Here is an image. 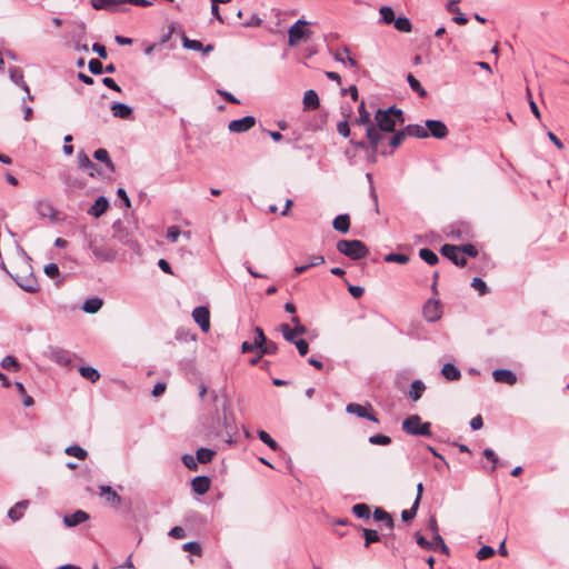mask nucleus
Returning <instances> with one entry per match:
<instances>
[{"label":"nucleus","mask_w":569,"mask_h":569,"mask_svg":"<svg viewBox=\"0 0 569 569\" xmlns=\"http://www.w3.org/2000/svg\"><path fill=\"white\" fill-rule=\"evenodd\" d=\"M355 124L367 126L366 137L369 140V144L373 151H377L380 143L385 139V136L377 130V127L371 121L370 112L366 109L365 101H361L358 107V117L355 119Z\"/></svg>","instance_id":"1"},{"label":"nucleus","mask_w":569,"mask_h":569,"mask_svg":"<svg viewBox=\"0 0 569 569\" xmlns=\"http://www.w3.org/2000/svg\"><path fill=\"white\" fill-rule=\"evenodd\" d=\"M337 250L352 260H360L369 254V249L360 240L342 239L337 242Z\"/></svg>","instance_id":"2"},{"label":"nucleus","mask_w":569,"mask_h":569,"mask_svg":"<svg viewBox=\"0 0 569 569\" xmlns=\"http://www.w3.org/2000/svg\"><path fill=\"white\" fill-rule=\"evenodd\" d=\"M402 430L412 436L431 437L430 422H422L418 415H411L402 421Z\"/></svg>","instance_id":"3"},{"label":"nucleus","mask_w":569,"mask_h":569,"mask_svg":"<svg viewBox=\"0 0 569 569\" xmlns=\"http://www.w3.org/2000/svg\"><path fill=\"white\" fill-rule=\"evenodd\" d=\"M308 24V21L299 19L289 28L288 43L290 47H296L301 40L311 37L312 31L307 28Z\"/></svg>","instance_id":"4"},{"label":"nucleus","mask_w":569,"mask_h":569,"mask_svg":"<svg viewBox=\"0 0 569 569\" xmlns=\"http://www.w3.org/2000/svg\"><path fill=\"white\" fill-rule=\"evenodd\" d=\"M376 127L377 130L382 133H391L395 132L397 126V119L391 116L388 108L381 109L379 108L375 113Z\"/></svg>","instance_id":"5"},{"label":"nucleus","mask_w":569,"mask_h":569,"mask_svg":"<svg viewBox=\"0 0 569 569\" xmlns=\"http://www.w3.org/2000/svg\"><path fill=\"white\" fill-rule=\"evenodd\" d=\"M89 248L99 261H113L117 257V250L106 246L102 240H90Z\"/></svg>","instance_id":"6"},{"label":"nucleus","mask_w":569,"mask_h":569,"mask_svg":"<svg viewBox=\"0 0 569 569\" xmlns=\"http://www.w3.org/2000/svg\"><path fill=\"white\" fill-rule=\"evenodd\" d=\"M346 411L350 415H356L359 418L368 419L372 422L378 423L379 420L375 412H372L371 405L367 403L366 406L359 405V403H349L346 407Z\"/></svg>","instance_id":"7"},{"label":"nucleus","mask_w":569,"mask_h":569,"mask_svg":"<svg viewBox=\"0 0 569 569\" xmlns=\"http://www.w3.org/2000/svg\"><path fill=\"white\" fill-rule=\"evenodd\" d=\"M423 318L428 322H436L442 316L440 301L437 299H429L422 308Z\"/></svg>","instance_id":"8"},{"label":"nucleus","mask_w":569,"mask_h":569,"mask_svg":"<svg viewBox=\"0 0 569 569\" xmlns=\"http://www.w3.org/2000/svg\"><path fill=\"white\" fill-rule=\"evenodd\" d=\"M392 133H393V136L389 138L387 146L383 144V142L386 140V138H385L382 140V142L380 143L379 149L377 150V151H380L381 154H383V156L392 154L393 150L396 148H398L399 146H401L405 138L407 137L403 129L399 130V131L395 130V132H392Z\"/></svg>","instance_id":"9"},{"label":"nucleus","mask_w":569,"mask_h":569,"mask_svg":"<svg viewBox=\"0 0 569 569\" xmlns=\"http://www.w3.org/2000/svg\"><path fill=\"white\" fill-rule=\"evenodd\" d=\"M442 256L452 261L456 266L465 267L467 263L466 258L459 250V246L455 244H443L440 249Z\"/></svg>","instance_id":"10"},{"label":"nucleus","mask_w":569,"mask_h":569,"mask_svg":"<svg viewBox=\"0 0 569 569\" xmlns=\"http://www.w3.org/2000/svg\"><path fill=\"white\" fill-rule=\"evenodd\" d=\"M10 276L22 290L30 293L37 292L39 290L38 281L31 272L27 276Z\"/></svg>","instance_id":"11"},{"label":"nucleus","mask_w":569,"mask_h":569,"mask_svg":"<svg viewBox=\"0 0 569 569\" xmlns=\"http://www.w3.org/2000/svg\"><path fill=\"white\" fill-rule=\"evenodd\" d=\"M256 124L253 116H246L241 119H236L229 122L228 129L234 133H241L250 130Z\"/></svg>","instance_id":"12"},{"label":"nucleus","mask_w":569,"mask_h":569,"mask_svg":"<svg viewBox=\"0 0 569 569\" xmlns=\"http://www.w3.org/2000/svg\"><path fill=\"white\" fill-rule=\"evenodd\" d=\"M192 318L199 325L203 332L210 329V312L207 307L200 306L193 309Z\"/></svg>","instance_id":"13"},{"label":"nucleus","mask_w":569,"mask_h":569,"mask_svg":"<svg viewBox=\"0 0 569 569\" xmlns=\"http://www.w3.org/2000/svg\"><path fill=\"white\" fill-rule=\"evenodd\" d=\"M426 129L429 136L436 139H445L449 133L447 126L441 120H426Z\"/></svg>","instance_id":"14"},{"label":"nucleus","mask_w":569,"mask_h":569,"mask_svg":"<svg viewBox=\"0 0 569 569\" xmlns=\"http://www.w3.org/2000/svg\"><path fill=\"white\" fill-rule=\"evenodd\" d=\"M47 357L62 366H67L71 361L69 352L59 347H49L47 350Z\"/></svg>","instance_id":"15"},{"label":"nucleus","mask_w":569,"mask_h":569,"mask_svg":"<svg viewBox=\"0 0 569 569\" xmlns=\"http://www.w3.org/2000/svg\"><path fill=\"white\" fill-rule=\"evenodd\" d=\"M254 340L252 342L244 341L241 345V351L243 353L253 352L256 350L260 351L261 343L264 342V333L260 327L254 328Z\"/></svg>","instance_id":"16"},{"label":"nucleus","mask_w":569,"mask_h":569,"mask_svg":"<svg viewBox=\"0 0 569 569\" xmlns=\"http://www.w3.org/2000/svg\"><path fill=\"white\" fill-rule=\"evenodd\" d=\"M492 377L496 382L513 386L517 382V376L509 369H496L492 371Z\"/></svg>","instance_id":"17"},{"label":"nucleus","mask_w":569,"mask_h":569,"mask_svg":"<svg viewBox=\"0 0 569 569\" xmlns=\"http://www.w3.org/2000/svg\"><path fill=\"white\" fill-rule=\"evenodd\" d=\"M8 72L10 80L19 86L26 93H29V86L23 79V70L20 67L11 66Z\"/></svg>","instance_id":"18"},{"label":"nucleus","mask_w":569,"mask_h":569,"mask_svg":"<svg viewBox=\"0 0 569 569\" xmlns=\"http://www.w3.org/2000/svg\"><path fill=\"white\" fill-rule=\"evenodd\" d=\"M90 3L96 10H106L111 13L126 12L123 8H116V0H90Z\"/></svg>","instance_id":"19"},{"label":"nucleus","mask_w":569,"mask_h":569,"mask_svg":"<svg viewBox=\"0 0 569 569\" xmlns=\"http://www.w3.org/2000/svg\"><path fill=\"white\" fill-rule=\"evenodd\" d=\"M110 110L114 118L130 119L132 117V108L122 102H112Z\"/></svg>","instance_id":"20"},{"label":"nucleus","mask_w":569,"mask_h":569,"mask_svg":"<svg viewBox=\"0 0 569 569\" xmlns=\"http://www.w3.org/2000/svg\"><path fill=\"white\" fill-rule=\"evenodd\" d=\"M211 480L207 476H198L192 479L191 488L197 495H204L210 489Z\"/></svg>","instance_id":"21"},{"label":"nucleus","mask_w":569,"mask_h":569,"mask_svg":"<svg viewBox=\"0 0 569 569\" xmlns=\"http://www.w3.org/2000/svg\"><path fill=\"white\" fill-rule=\"evenodd\" d=\"M89 519V515L83 510H77L71 515H66L63 517V523L67 527H74L77 525H80Z\"/></svg>","instance_id":"22"},{"label":"nucleus","mask_w":569,"mask_h":569,"mask_svg":"<svg viewBox=\"0 0 569 569\" xmlns=\"http://www.w3.org/2000/svg\"><path fill=\"white\" fill-rule=\"evenodd\" d=\"M108 207H109L108 199L106 197L101 196L89 208L88 213L96 218H99L107 211Z\"/></svg>","instance_id":"23"},{"label":"nucleus","mask_w":569,"mask_h":569,"mask_svg":"<svg viewBox=\"0 0 569 569\" xmlns=\"http://www.w3.org/2000/svg\"><path fill=\"white\" fill-rule=\"evenodd\" d=\"M302 102L307 110H316L320 107L318 93L312 89L305 92Z\"/></svg>","instance_id":"24"},{"label":"nucleus","mask_w":569,"mask_h":569,"mask_svg":"<svg viewBox=\"0 0 569 569\" xmlns=\"http://www.w3.org/2000/svg\"><path fill=\"white\" fill-rule=\"evenodd\" d=\"M100 496L104 497L106 500L113 505L119 506L121 503V497L110 487V486H100L99 487Z\"/></svg>","instance_id":"25"},{"label":"nucleus","mask_w":569,"mask_h":569,"mask_svg":"<svg viewBox=\"0 0 569 569\" xmlns=\"http://www.w3.org/2000/svg\"><path fill=\"white\" fill-rule=\"evenodd\" d=\"M403 130L406 132V136L409 137H415L418 139H425L429 137V132L427 131L426 127H422L417 123L407 124Z\"/></svg>","instance_id":"26"},{"label":"nucleus","mask_w":569,"mask_h":569,"mask_svg":"<svg viewBox=\"0 0 569 569\" xmlns=\"http://www.w3.org/2000/svg\"><path fill=\"white\" fill-rule=\"evenodd\" d=\"M429 529L433 533V540L439 545V549L443 553H448L449 552V548L447 547V545L445 543L442 537L438 532V523H437V520H436L435 517H431L430 520H429Z\"/></svg>","instance_id":"27"},{"label":"nucleus","mask_w":569,"mask_h":569,"mask_svg":"<svg viewBox=\"0 0 569 569\" xmlns=\"http://www.w3.org/2000/svg\"><path fill=\"white\" fill-rule=\"evenodd\" d=\"M332 227L335 230L347 233L350 229V218L348 214H339L333 219Z\"/></svg>","instance_id":"28"},{"label":"nucleus","mask_w":569,"mask_h":569,"mask_svg":"<svg viewBox=\"0 0 569 569\" xmlns=\"http://www.w3.org/2000/svg\"><path fill=\"white\" fill-rule=\"evenodd\" d=\"M441 373L449 381H456L461 377L460 370L450 362L443 365Z\"/></svg>","instance_id":"29"},{"label":"nucleus","mask_w":569,"mask_h":569,"mask_svg":"<svg viewBox=\"0 0 569 569\" xmlns=\"http://www.w3.org/2000/svg\"><path fill=\"white\" fill-rule=\"evenodd\" d=\"M93 158L97 161H100V162L104 163L110 172H114V164L111 161L109 152L106 149H103V148L97 149L93 152Z\"/></svg>","instance_id":"30"},{"label":"nucleus","mask_w":569,"mask_h":569,"mask_svg":"<svg viewBox=\"0 0 569 569\" xmlns=\"http://www.w3.org/2000/svg\"><path fill=\"white\" fill-rule=\"evenodd\" d=\"M425 390H426L425 383L421 380H415V381H412V383L410 386L409 398L412 401H418L421 398Z\"/></svg>","instance_id":"31"},{"label":"nucleus","mask_w":569,"mask_h":569,"mask_svg":"<svg viewBox=\"0 0 569 569\" xmlns=\"http://www.w3.org/2000/svg\"><path fill=\"white\" fill-rule=\"evenodd\" d=\"M102 305L103 302L100 298H90L83 302L82 310L87 313H96L101 309Z\"/></svg>","instance_id":"32"},{"label":"nucleus","mask_w":569,"mask_h":569,"mask_svg":"<svg viewBox=\"0 0 569 569\" xmlns=\"http://www.w3.org/2000/svg\"><path fill=\"white\" fill-rule=\"evenodd\" d=\"M79 372L84 379L89 380L90 382H97L100 378L99 371L90 366H81L79 368Z\"/></svg>","instance_id":"33"},{"label":"nucleus","mask_w":569,"mask_h":569,"mask_svg":"<svg viewBox=\"0 0 569 569\" xmlns=\"http://www.w3.org/2000/svg\"><path fill=\"white\" fill-rule=\"evenodd\" d=\"M407 81L412 91H415L420 98L427 97L426 89L421 86L420 81L416 79L411 73H408Z\"/></svg>","instance_id":"34"},{"label":"nucleus","mask_w":569,"mask_h":569,"mask_svg":"<svg viewBox=\"0 0 569 569\" xmlns=\"http://www.w3.org/2000/svg\"><path fill=\"white\" fill-rule=\"evenodd\" d=\"M352 108L348 107V113H346V118L342 121H339L337 124V131L343 138H348L350 136V127H349V117L351 114Z\"/></svg>","instance_id":"35"},{"label":"nucleus","mask_w":569,"mask_h":569,"mask_svg":"<svg viewBox=\"0 0 569 569\" xmlns=\"http://www.w3.org/2000/svg\"><path fill=\"white\" fill-rule=\"evenodd\" d=\"M181 40L182 46L186 49L193 50V51H201L203 49V44L199 40L189 39L184 31H181Z\"/></svg>","instance_id":"36"},{"label":"nucleus","mask_w":569,"mask_h":569,"mask_svg":"<svg viewBox=\"0 0 569 569\" xmlns=\"http://www.w3.org/2000/svg\"><path fill=\"white\" fill-rule=\"evenodd\" d=\"M419 257L428 264L435 266L438 263V256L428 248H422L419 250Z\"/></svg>","instance_id":"37"},{"label":"nucleus","mask_w":569,"mask_h":569,"mask_svg":"<svg viewBox=\"0 0 569 569\" xmlns=\"http://www.w3.org/2000/svg\"><path fill=\"white\" fill-rule=\"evenodd\" d=\"M196 456L199 463H208L216 456V451L209 448H200L197 450Z\"/></svg>","instance_id":"38"},{"label":"nucleus","mask_w":569,"mask_h":569,"mask_svg":"<svg viewBox=\"0 0 569 569\" xmlns=\"http://www.w3.org/2000/svg\"><path fill=\"white\" fill-rule=\"evenodd\" d=\"M393 26L400 32H410L412 30V23L405 16L396 18Z\"/></svg>","instance_id":"39"},{"label":"nucleus","mask_w":569,"mask_h":569,"mask_svg":"<svg viewBox=\"0 0 569 569\" xmlns=\"http://www.w3.org/2000/svg\"><path fill=\"white\" fill-rule=\"evenodd\" d=\"M379 13L381 16V22L386 23V24H390V23H393L395 20H396V17H395V11L391 7H388V6H382L380 9H379Z\"/></svg>","instance_id":"40"},{"label":"nucleus","mask_w":569,"mask_h":569,"mask_svg":"<svg viewBox=\"0 0 569 569\" xmlns=\"http://www.w3.org/2000/svg\"><path fill=\"white\" fill-rule=\"evenodd\" d=\"M373 519L376 521H385L387 527L392 528L393 527V520L391 516L385 511L381 508H376L373 511Z\"/></svg>","instance_id":"41"},{"label":"nucleus","mask_w":569,"mask_h":569,"mask_svg":"<svg viewBox=\"0 0 569 569\" xmlns=\"http://www.w3.org/2000/svg\"><path fill=\"white\" fill-rule=\"evenodd\" d=\"M223 427L226 428L227 430V433L229 435L230 439L228 440L229 443L232 442V439H231V429H233V425H234V421H233V417L230 412H228V409H227V405L224 403L223 406Z\"/></svg>","instance_id":"42"},{"label":"nucleus","mask_w":569,"mask_h":569,"mask_svg":"<svg viewBox=\"0 0 569 569\" xmlns=\"http://www.w3.org/2000/svg\"><path fill=\"white\" fill-rule=\"evenodd\" d=\"M78 163H79L80 168L91 169V170L97 169L96 163L92 162V160L87 156V153L83 150L79 151V153H78Z\"/></svg>","instance_id":"43"},{"label":"nucleus","mask_w":569,"mask_h":569,"mask_svg":"<svg viewBox=\"0 0 569 569\" xmlns=\"http://www.w3.org/2000/svg\"><path fill=\"white\" fill-rule=\"evenodd\" d=\"M64 452H66V455L76 457L80 460L86 459L88 456V452L83 448L76 446V445L67 447L64 449Z\"/></svg>","instance_id":"44"},{"label":"nucleus","mask_w":569,"mask_h":569,"mask_svg":"<svg viewBox=\"0 0 569 569\" xmlns=\"http://www.w3.org/2000/svg\"><path fill=\"white\" fill-rule=\"evenodd\" d=\"M259 439L267 445L271 450L277 451L279 449L278 443L270 437V435L264 430L258 431Z\"/></svg>","instance_id":"45"},{"label":"nucleus","mask_w":569,"mask_h":569,"mask_svg":"<svg viewBox=\"0 0 569 569\" xmlns=\"http://www.w3.org/2000/svg\"><path fill=\"white\" fill-rule=\"evenodd\" d=\"M352 512L358 518L362 519H369L370 517V509L366 503H357L352 507Z\"/></svg>","instance_id":"46"},{"label":"nucleus","mask_w":569,"mask_h":569,"mask_svg":"<svg viewBox=\"0 0 569 569\" xmlns=\"http://www.w3.org/2000/svg\"><path fill=\"white\" fill-rule=\"evenodd\" d=\"M362 532L365 536V547H369L371 543L380 540V536L376 530L363 528Z\"/></svg>","instance_id":"47"},{"label":"nucleus","mask_w":569,"mask_h":569,"mask_svg":"<svg viewBox=\"0 0 569 569\" xmlns=\"http://www.w3.org/2000/svg\"><path fill=\"white\" fill-rule=\"evenodd\" d=\"M278 350V346L276 342L273 341H268L267 338L264 337V342L261 343V347H260V356L262 355H274Z\"/></svg>","instance_id":"48"},{"label":"nucleus","mask_w":569,"mask_h":569,"mask_svg":"<svg viewBox=\"0 0 569 569\" xmlns=\"http://www.w3.org/2000/svg\"><path fill=\"white\" fill-rule=\"evenodd\" d=\"M38 210H39V213L43 217H48L51 220L57 219V211L49 203H40Z\"/></svg>","instance_id":"49"},{"label":"nucleus","mask_w":569,"mask_h":569,"mask_svg":"<svg viewBox=\"0 0 569 569\" xmlns=\"http://www.w3.org/2000/svg\"><path fill=\"white\" fill-rule=\"evenodd\" d=\"M417 543L426 550H435L439 548V545L432 539V541L427 540L425 537L417 533L416 536Z\"/></svg>","instance_id":"50"},{"label":"nucleus","mask_w":569,"mask_h":569,"mask_svg":"<svg viewBox=\"0 0 569 569\" xmlns=\"http://www.w3.org/2000/svg\"><path fill=\"white\" fill-rule=\"evenodd\" d=\"M1 367L6 370H19L20 366L17 359L12 356H6L1 361Z\"/></svg>","instance_id":"51"},{"label":"nucleus","mask_w":569,"mask_h":569,"mask_svg":"<svg viewBox=\"0 0 569 569\" xmlns=\"http://www.w3.org/2000/svg\"><path fill=\"white\" fill-rule=\"evenodd\" d=\"M283 338L288 341L293 343L296 341V333L292 331V328L288 323H282L279 327Z\"/></svg>","instance_id":"52"},{"label":"nucleus","mask_w":569,"mask_h":569,"mask_svg":"<svg viewBox=\"0 0 569 569\" xmlns=\"http://www.w3.org/2000/svg\"><path fill=\"white\" fill-rule=\"evenodd\" d=\"M369 442L376 446H388L391 443V438L385 435H373L369 437Z\"/></svg>","instance_id":"53"},{"label":"nucleus","mask_w":569,"mask_h":569,"mask_svg":"<svg viewBox=\"0 0 569 569\" xmlns=\"http://www.w3.org/2000/svg\"><path fill=\"white\" fill-rule=\"evenodd\" d=\"M385 261L405 264L409 261V257L402 253H389L385 257Z\"/></svg>","instance_id":"54"},{"label":"nucleus","mask_w":569,"mask_h":569,"mask_svg":"<svg viewBox=\"0 0 569 569\" xmlns=\"http://www.w3.org/2000/svg\"><path fill=\"white\" fill-rule=\"evenodd\" d=\"M181 460L183 462V465L190 469V470H197L198 469V459H197V456H192V455H189V453H186L181 457Z\"/></svg>","instance_id":"55"},{"label":"nucleus","mask_w":569,"mask_h":569,"mask_svg":"<svg viewBox=\"0 0 569 569\" xmlns=\"http://www.w3.org/2000/svg\"><path fill=\"white\" fill-rule=\"evenodd\" d=\"M471 287L479 292L480 296H483L488 292V287L486 282L478 277H475L471 282Z\"/></svg>","instance_id":"56"},{"label":"nucleus","mask_w":569,"mask_h":569,"mask_svg":"<svg viewBox=\"0 0 569 569\" xmlns=\"http://www.w3.org/2000/svg\"><path fill=\"white\" fill-rule=\"evenodd\" d=\"M89 71L92 74H101L103 73V64L99 59H91L88 63Z\"/></svg>","instance_id":"57"},{"label":"nucleus","mask_w":569,"mask_h":569,"mask_svg":"<svg viewBox=\"0 0 569 569\" xmlns=\"http://www.w3.org/2000/svg\"><path fill=\"white\" fill-rule=\"evenodd\" d=\"M419 505L418 501H413V505L410 509H406L401 512V518L403 521H410L412 520L418 511Z\"/></svg>","instance_id":"58"},{"label":"nucleus","mask_w":569,"mask_h":569,"mask_svg":"<svg viewBox=\"0 0 569 569\" xmlns=\"http://www.w3.org/2000/svg\"><path fill=\"white\" fill-rule=\"evenodd\" d=\"M388 110L391 116L397 119V124L402 126L405 123V113L401 109L397 108L396 106H391L388 108Z\"/></svg>","instance_id":"59"},{"label":"nucleus","mask_w":569,"mask_h":569,"mask_svg":"<svg viewBox=\"0 0 569 569\" xmlns=\"http://www.w3.org/2000/svg\"><path fill=\"white\" fill-rule=\"evenodd\" d=\"M493 555H495V550L492 547L482 546L477 552V558L479 560H485V559L492 557Z\"/></svg>","instance_id":"60"},{"label":"nucleus","mask_w":569,"mask_h":569,"mask_svg":"<svg viewBox=\"0 0 569 569\" xmlns=\"http://www.w3.org/2000/svg\"><path fill=\"white\" fill-rule=\"evenodd\" d=\"M459 250H460L461 253H465V254H467L469 257H472V258H476L478 256L477 248L473 244H471V243L459 246Z\"/></svg>","instance_id":"61"},{"label":"nucleus","mask_w":569,"mask_h":569,"mask_svg":"<svg viewBox=\"0 0 569 569\" xmlns=\"http://www.w3.org/2000/svg\"><path fill=\"white\" fill-rule=\"evenodd\" d=\"M183 550L199 556L201 553V546L197 541H189L183 545Z\"/></svg>","instance_id":"62"},{"label":"nucleus","mask_w":569,"mask_h":569,"mask_svg":"<svg viewBox=\"0 0 569 569\" xmlns=\"http://www.w3.org/2000/svg\"><path fill=\"white\" fill-rule=\"evenodd\" d=\"M350 96L353 101L359 99L358 88L355 84H351L348 88L341 89V96Z\"/></svg>","instance_id":"63"},{"label":"nucleus","mask_w":569,"mask_h":569,"mask_svg":"<svg viewBox=\"0 0 569 569\" xmlns=\"http://www.w3.org/2000/svg\"><path fill=\"white\" fill-rule=\"evenodd\" d=\"M181 234V231L179 229V227L177 226H171L169 229H168V232H167V239L170 241V242H176L179 238V236Z\"/></svg>","instance_id":"64"}]
</instances>
